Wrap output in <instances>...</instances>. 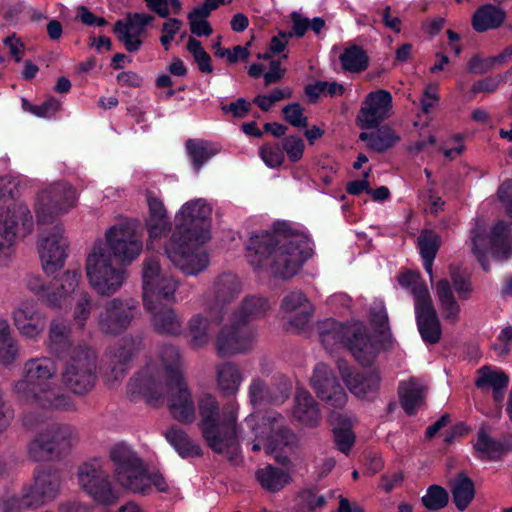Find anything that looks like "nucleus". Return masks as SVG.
Here are the masks:
<instances>
[{
	"label": "nucleus",
	"mask_w": 512,
	"mask_h": 512,
	"mask_svg": "<svg viewBox=\"0 0 512 512\" xmlns=\"http://www.w3.org/2000/svg\"><path fill=\"white\" fill-rule=\"evenodd\" d=\"M337 366L343 381L355 396L367 398L378 391L381 378L377 372L358 373L349 367L344 360H339Z\"/></svg>",
	"instance_id": "bb28decb"
},
{
	"label": "nucleus",
	"mask_w": 512,
	"mask_h": 512,
	"mask_svg": "<svg viewBox=\"0 0 512 512\" xmlns=\"http://www.w3.org/2000/svg\"><path fill=\"white\" fill-rule=\"evenodd\" d=\"M326 502L325 496L318 495L312 490H304L296 498V511L314 512L316 509L324 507Z\"/></svg>",
	"instance_id": "13d9d810"
},
{
	"label": "nucleus",
	"mask_w": 512,
	"mask_h": 512,
	"mask_svg": "<svg viewBox=\"0 0 512 512\" xmlns=\"http://www.w3.org/2000/svg\"><path fill=\"white\" fill-rule=\"evenodd\" d=\"M142 249L143 243L134 221H125L107 229L104 240L96 241L86 256L85 271L91 287L102 296L116 293L126 275L114 262L131 264Z\"/></svg>",
	"instance_id": "f257e3e1"
},
{
	"label": "nucleus",
	"mask_w": 512,
	"mask_h": 512,
	"mask_svg": "<svg viewBox=\"0 0 512 512\" xmlns=\"http://www.w3.org/2000/svg\"><path fill=\"white\" fill-rule=\"evenodd\" d=\"M146 199L148 205V217L145 221V225L150 239L148 247H150L154 239L161 238L170 230L171 222L164 203L160 198H158L153 192L149 191L146 194Z\"/></svg>",
	"instance_id": "c85d7f7f"
},
{
	"label": "nucleus",
	"mask_w": 512,
	"mask_h": 512,
	"mask_svg": "<svg viewBox=\"0 0 512 512\" xmlns=\"http://www.w3.org/2000/svg\"><path fill=\"white\" fill-rule=\"evenodd\" d=\"M341 67L346 72L359 73L368 67L366 52L357 45L346 47L339 56Z\"/></svg>",
	"instance_id": "603ef678"
},
{
	"label": "nucleus",
	"mask_w": 512,
	"mask_h": 512,
	"mask_svg": "<svg viewBox=\"0 0 512 512\" xmlns=\"http://www.w3.org/2000/svg\"><path fill=\"white\" fill-rule=\"evenodd\" d=\"M78 197L77 189L65 181L54 182L41 189L35 201L38 224H53L77 206Z\"/></svg>",
	"instance_id": "9d476101"
},
{
	"label": "nucleus",
	"mask_w": 512,
	"mask_h": 512,
	"mask_svg": "<svg viewBox=\"0 0 512 512\" xmlns=\"http://www.w3.org/2000/svg\"><path fill=\"white\" fill-rule=\"evenodd\" d=\"M199 429L207 445L215 453H225L237 446L240 427H237L238 406L229 404L220 412L215 396L203 394L198 399Z\"/></svg>",
	"instance_id": "423d86ee"
},
{
	"label": "nucleus",
	"mask_w": 512,
	"mask_h": 512,
	"mask_svg": "<svg viewBox=\"0 0 512 512\" xmlns=\"http://www.w3.org/2000/svg\"><path fill=\"white\" fill-rule=\"evenodd\" d=\"M80 487L94 501L103 505H113L117 502L119 494L113 489L108 473L99 459L83 463L77 472Z\"/></svg>",
	"instance_id": "4468645a"
},
{
	"label": "nucleus",
	"mask_w": 512,
	"mask_h": 512,
	"mask_svg": "<svg viewBox=\"0 0 512 512\" xmlns=\"http://www.w3.org/2000/svg\"><path fill=\"white\" fill-rule=\"evenodd\" d=\"M242 380V374L234 364L223 363L217 367V385L223 394H236Z\"/></svg>",
	"instance_id": "de8ad7c7"
},
{
	"label": "nucleus",
	"mask_w": 512,
	"mask_h": 512,
	"mask_svg": "<svg viewBox=\"0 0 512 512\" xmlns=\"http://www.w3.org/2000/svg\"><path fill=\"white\" fill-rule=\"evenodd\" d=\"M153 20L154 17L149 14L128 13L124 20L116 21L113 31L128 52H136L142 45L140 35Z\"/></svg>",
	"instance_id": "a878e982"
},
{
	"label": "nucleus",
	"mask_w": 512,
	"mask_h": 512,
	"mask_svg": "<svg viewBox=\"0 0 512 512\" xmlns=\"http://www.w3.org/2000/svg\"><path fill=\"white\" fill-rule=\"evenodd\" d=\"M509 232V226L503 221L498 222L492 228L489 237L485 235V231L480 225H476L471 230L472 252L485 271L490 269L486 256L488 250L498 260H507L512 256V238Z\"/></svg>",
	"instance_id": "9b49d317"
},
{
	"label": "nucleus",
	"mask_w": 512,
	"mask_h": 512,
	"mask_svg": "<svg viewBox=\"0 0 512 512\" xmlns=\"http://www.w3.org/2000/svg\"><path fill=\"white\" fill-rule=\"evenodd\" d=\"M293 417L307 427H316L320 423L321 413L313 396L304 389H299L294 398Z\"/></svg>",
	"instance_id": "2f4dec72"
},
{
	"label": "nucleus",
	"mask_w": 512,
	"mask_h": 512,
	"mask_svg": "<svg viewBox=\"0 0 512 512\" xmlns=\"http://www.w3.org/2000/svg\"><path fill=\"white\" fill-rule=\"evenodd\" d=\"M166 440L183 457H195L201 455V448L180 428L171 427L165 433Z\"/></svg>",
	"instance_id": "c03bdc74"
},
{
	"label": "nucleus",
	"mask_w": 512,
	"mask_h": 512,
	"mask_svg": "<svg viewBox=\"0 0 512 512\" xmlns=\"http://www.w3.org/2000/svg\"><path fill=\"white\" fill-rule=\"evenodd\" d=\"M436 296L443 319L452 324L458 322L461 307L447 279H441L436 283Z\"/></svg>",
	"instance_id": "58836bf2"
},
{
	"label": "nucleus",
	"mask_w": 512,
	"mask_h": 512,
	"mask_svg": "<svg viewBox=\"0 0 512 512\" xmlns=\"http://www.w3.org/2000/svg\"><path fill=\"white\" fill-rule=\"evenodd\" d=\"M151 486H154L159 492H165L168 489V485L161 474H150L143 467L134 483H130V491L145 494Z\"/></svg>",
	"instance_id": "864d4df0"
},
{
	"label": "nucleus",
	"mask_w": 512,
	"mask_h": 512,
	"mask_svg": "<svg viewBox=\"0 0 512 512\" xmlns=\"http://www.w3.org/2000/svg\"><path fill=\"white\" fill-rule=\"evenodd\" d=\"M449 496L447 491L438 485H431L426 494L422 497L423 505L429 510H439L448 503Z\"/></svg>",
	"instance_id": "680f3d73"
},
{
	"label": "nucleus",
	"mask_w": 512,
	"mask_h": 512,
	"mask_svg": "<svg viewBox=\"0 0 512 512\" xmlns=\"http://www.w3.org/2000/svg\"><path fill=\"white\" fill-rule=\"evenodd\" d=\"M256 479L261 487L269 492H277L290 483V475L279 468L268 465L256 471Z\"/></svg>",
	"instance_id": "49530a36"
},
{
	"label": "nucleus",
	"mask_w": 512,
	"mask_h": 512,
	"mask_svg": "<svg viewBox=\"0 0 512 512\" xmlns=\"http://www.w3.org/2000/svg\"><path fill=\"white\" fill-rule=\"evenodd\" d=\"M67 247L68 242L60 224H56L51 231L40 233L38 251L45 273L53 274L64 266Z\"/></svg>",
	"instance_id": "a211bd4d"
},
{
	"label": "nucleus",
	"mask_w": 512,
	"mask_h": 512,
	"mask_svg": "<svg viewBox=\"0 0 512 512\" xmlns=\"http://www.w3.org/2000/svg\"><path fill=\"white\" fill-rule=\"evenodd\" d=\"M21 347L13 336L8 319L0 317V365L10 367L20 358Z\"/></svg>",
	"instance_id": "c9c22d12"
},
{
	"label": "nucleus",
	"mask_w": 512,
	"mask_h": 512,
	"mask_svg": "<svg viewBox=\"0 0 512 512\" xmlns=\"http://www.w3.org/2000/svg\"><path fill=\"white\" fill-rule=\"evenodd\" d=\"M19 182L12 176H0V213L8 211L14 204H23L16 201Z\"/></svg>",
	"instance_id": "6e6d98bb"
},
{
	"label": "nucleus",
	"mask_w": 512,
	"mask_h": 512,
	"mask_svg": "<svg viewBox=\"0 0 512 512\" xmlns=\"http://www.w3.org/2000/svg\"><path fill=\"white\" fill-rule=\"evenodd\" d=\"M21 104L25 112L40 118H50L54 116L61 106L60 102L54 98H49L41 105H33L26 98H22Z\"/></svg>",
	"instance_id": "bf43d9fd"
},
{
	"label": "nucleus",
	"mask_w": 512,
	"mask_h": 512,
	"mask_svg": "<svg viewBox=\"0 0 512 512\" xmlns=\"http://www.w3.org/2000/svg\"><path fill=\"white\" fill-rule=\"evenodd\" d=\"M509 383V377L501 370L492 369L489 366L481 367L477 371L475 385L479 389H492L493 399L497 404L504 400L505 389Z\"/></svg>",
	"instance_id": "473e14b6"
},
{
	"label": "nucleus",
	"mask_w": 512,
	"mask_h": 512,
	"mask_svg": "<svg viewBox=\"0 0 512 512\" xmlns=\"http://www.w3.org/2000/svg\"><path fill=\"white\" fill-rule=\"evenodd\" d=\"M32 229L33 217L26 204H14L0 213V264L12 258L18 233L26 235Z\"/></svg>",
	"instance_id": "f8f14e48"
},
{
	"label": "nucleus",
	"mask_w": 512,
	"mask_h": 512,
	"mask_svg": "<svg viewBox=\"0 0 512 512\" xmlns=\"http://www.w3.org/2000/svg\"><path fill=\"white\" fill-rule=\"evenodd\" d=\"M328 420L333 426L334 441L337 448L344 454H348L355 442V435L351 430L349 419L338 411L329 414Z\"/></svg>",
	"instance_id": "79ce46f5"
},
{
	"label": "nucleus",
	"mask_w": 512,
	"mask_h": 512,
	"mask_svg": "<svg viewBox=\"0 0 512 512\" xmlns=\"http://www.w3.org/2000/svg\"><path fill=\"white\" fill-rule=\"evenodd\" d=\"M427 385L420 379L411 378L399 384V399L406 414L414 415L425 404Z\"/></svg>",
	"instance_id": "7c9ffc66"
},
{
	"label": "nucleus",
	"mask_w": 512,
	"mask_h": 512,
	"mask_svg": "<svg viewBox=\"0 0 512 512\" xmlns=\"http://www.w3.org/2000/svg\"><path fill=\"white\" fill-rule=\"evenodd\" d=\"M77 442L73 426L54 423L38 431L28 443V457L35 462L48 461L67 453Z\"/></svg>",
	"instance_id": "1a4fd4ad"
},
{
	"label": "nucleus",
	"mask_w": 512,
	"mask_h": 512,
	"mask_svg": "<svg viewBox=\"0 0 512 512\" xmlns=\"http://www.w3.org/2000/svg\"><path fill=\"white\" fill-rule=\"evenodd\" d=\"M92 310V298L87 291H80L73 310L75 324L83 329L90 318Z\"/></svg>",
	"instance_id": "4d7b16f0"
},
{
	"label": "nucleus",
	"mask_w": 512,
	"mask_h": 512,
	"mask_svg": "<svg viewBox=\"0 0 512 512\" xmlns=\"http://www.w3.org/2000/svg\"><path fill=\"white\" fill-rule=\"evenodd\" d=\"M97 361L96 351L88 344L72 347L61 371L63 385L76 395L90 392L97 381Z\"/></svg>",
	"instance_id": "6e6552de"
},
{
	"label": "nucleus",
	"mask_w": 512,
	"mask_h": 512,
	"mask_svg": "<svg viewBox=\"0 0 512 512\" xmlns=\"http://www.w3.org/2000/svg\"><path fill=\"white\" fill-rule=\"evenodd\" d=\"M506 19V12L499 6L484 4L472 16V27L482 33L499 28Z\"/></svg>",
	"instance_id": "4c0bfd02"
},
{
	"label": "nucleus",
	"mask_w": 512,
	"mask_h": 512,
	"mask_svg": "<svg viewBox=\"0 0 512 512\" xmlns=\"http://www.w3.org/2000/svg\"><path fill=\"white\" fill-rule=\"evenodd\" d=\"M281 309L284 313L292 315L290 323L297 328L305 326L314 312L312 303L301 291H292L285 295Z\"/></svg>",
	"instance_id": "c756f323"
},
{
	"label": "nucleus",
	"mask_w": 512,
	"mask_h": 512,
	"mask_svg": "<svg viewBox=\"0 0 512 512\" xmlns=\"http://www.w3.org/2000/svg\"><path fill=\"white\" fill-rule=\"evenodd\" d=\"M474 448L482 457L489 459L499 458L504 452V445L491 438L484 428L478 431Z\"/></svg>",
	"instance_id": "5fc2aeb1"
},
{
	"label": "nucleus",
	"mask_w": 512,
	"mask_h": 512,
	"mask_svg": "<svg viewBox=\"0 0 512 512\" xmlns=\"http://www.w3.org/2000/svg\"><path fill=\"white\" fill-rule=\"evenodd\" d=\"M160 360L162 367L149 364L130 381L131 390L143 395L150 404H157L167 395L173 418L184 424L192 423L196 418V408L182 375L178 348L164 346Z\"/></svg>",
	"instance_id": "f03ea898"
},
{
	"label": "nucleus",
	"mask_w": 512,
	"mask_h": 512,
	"mask_svg": "<svg viewBox=\"0 0 512 512\" xmlns=\"http://www.w3.org/2000/svg\"><path fill=\"white\" fill-rule=\"evenodd\" d=\"M136 305L133 300L114 298L103 304L97 316L99 330L106 335H119L131 324Z\"/></svg>",
	"instance_id": "dca6fc26"
},
{
	"label": "nucleus",
	"mask_w": 512,
	"mask_h": 512,
	"mask_svg": "<svg viewBox=\"0 0 512 512\" xmlns=\"http://www.w3.org/2000/svg\"><path fill=\"white\" fill-rule=\"evenodd\" d=\"M451 493L456 507L463 511L474 498V483L464 473H460L451 483Z\"/></svg>",
	"instance_id": "8fccbe9b"
},
{
	"label": "nucleus",
	"mask_w": 512,
	"mask_h": 512,
	"mask_svg": "<svg viewBox=\"0 0 512 512\" xmlns=\"http://www.w3.org/2000/svg\"><path fill=\"white\" fill-rule=\"evenodd\" d=\"M82 275L77 270H67L49 282L43 303L53 310H62L71 306L73 295L78 291Z\"/></svg>",
	"instance_id": "aec40b11"
},
{
	"label": "nucleus",
	"mask_w": 512,
	"mask_h": 512,
	"mask_svg": "<svg viewBox=\"0 0 512 512\" xmlns=\"http://www.w3.org/2000/svg\"><path fill=\"white\" fill-rule=\"evenodd\" d=\"M11 393L21 403L43 410H76L72 397L58 384V365L49 356L25 360L21 377L11 383Z\"/></svg>",
	"instance_id": "39448f33"
},
{
	"label": "nucleus",
	"mask_w": 512,
	"mask_h": 512,
	"mask_svg": "<svg viewBox=\"0 0 512 512\" xmlns=\"http://www.w3.org/2000/svg\"><path fill=\"white\" fill-rule=\"evenodd\" d=\"M18 503L21 506L22 510L38 509L47 503L46 498L42 495V493L37 489L35 483L33 485L25 486L22 491V495L18 497Z\"/></svg>",
	"instance_id": "052dcab7"
},
{
	"label": "nucleus",
	"mask_w": 512,
	"mask_h": 512,
	"mask_svg": "<svg viewBox=\"0 0 512 512\" xmlns=\"http://www.w3.org/2000/svg\"><path fill=\"white\" fill-rule=\"evenodd\" d=\"M269 309L267 299L256 295L246 296L232 318L247 326L249 322L264 317Z\"/></svg>",
	"instance_id": "a19ab883"
},
{
	"label": "nucleus",
	"mask_w": 512,
	"mask_h": 512,
	"mask_svg": "<svg viewBox=\"0 0 512 512\" xmlns=\"http://www.w3.org/2000/svg\"><path fill=\"white\" fill-rule=\"evenodd\" d=\"M347 332L349 337L345 347L361 365H370L377 355L378 348L366 327L363 324H354Z\"/></svg>",
	"instance_id": "cd10ccee"
},
{
	"label": "nucleus",
	"mask_w": 512,
	"mask_h": 512,
	"mask_svg": "<svg viewBox=\"0 0 512 512\" xmlns=\"http://www.w3.org/2000/svg\"><path fill=\"white\" fill-rule=\"evenodd\" d=\"M185 147L193 168L197 173L205 163L218 153V149L213 144L199 139L187 140Z\"/></svg>",
	"instance_id": "a18cd8bd"
},
{
	"label": "nucleus",
	"mask_w": 512,
	"mask_h": 512,
	"mask_svg": "<svg viewBox=\"0 0 512 512\" xmlns=\"http://www.w3.org/2000/svg\"><path fill=\"white\" fill-rule=\"evenodd\" d=\"M418 246L423 259L425 271L429 274L430 280H433V261L439 249V237L431 231H424L418 238Z\"/></svg>",
	"instance_id": "3c124183"
},
{
	"label": "nucleus",
	"mask_w": 512,
	"mask_h": 512,
	"mask_svg": "<svg viewBox=\"0 0 512 512\" xmlns=\"http://www.w3.org/2000/svg\"><path fill=\"white\" fill-rule=\"evenodd\" d=\"M33 478L37 489L46 498V501H54L61 489L59 471L51 467H37L34 470Z\"/></svg>",
	"instance_id": "ea45409f"
},
{
	"label": "nucleus",
	"mask_w": 512,
	"mask_h": 512,
	"mask_svg": "<svg viewBox=\"0 0 512 512\" xmlns=\"http://www.w3.org/2000/svg\"><path fill=\"white\" fill-rule=\"evenodd\" d=\"M255 339L252 329L231 318V324L224 326L216 339L217 351L221 356L246 352L252 348Z\"/></svg>",
	"instance_id": "412c9836"
},
{
	"label": "nucleus",
	"mask_w": 512,
	"mask_h": 512,
	"mask_svg": "<svg viewBox=\"0 0 512 512\" xmlns=\"http://www.w3.org/2000/svg\"><path fill=\"white\" fill-rule=\"evenodd\" d=\"M392 111V95L389 91L378 89L370 92L362 103L357 115V122L362 129H372L385 119Z\"/></svg>",
	"instance_id": "4be33fe9"
},
{
	"label": "nucleus",
	"mask_w": 512,
	"mask_h": 512,
	"mask_svg": "<svg viewBox=\"0 0 512 512\" xmlns=\"http://www.w3.org/2000/svg\"><path fill=\"white\" fill-rule=\"evenodd\" d=\"M246 258L255 270H270L275 276H294L311 256V240L302 233L286 230L252 234Z\"/></svg>",
	"instance_id": "20e7f679"
},
{
	"label": "nucleus",
	"mask_w": 512,
	"mask_h": 512,
	"mask_svg": "<svg viewBox=\"0 0 512 512\" xmlns=\"http://www.w3.org/2000/svg\"><path fill=\"white\" fill-rule=\"evenodd\" d=\"M146 310L151 314L152 325L158 333L177 336L182 332V320L173 308L153 304V308Z\"/></svg>",
	"instance_id": "72a5a7b5"
},
{
	"label": "nucleus",
	"mask_w": 512,
	"mask_h": 512,
	"mask_svg": "<svg viewBox=\"0 0 512 512\" xmlns=\"http://www.w3.org/2000/svg\"><path fill=\"white\" fill-rule=\"evenodd\" d=\"M417 295L419 299L415 305V314L418 330L424 342L436 344L441 338L442 330L431 296L423 289Z\"/></svg>",
	"instance_id": "b1692460"
},
{
	"label": "nucleus",
	"mask_w": 512,
	"mask_h": 512,
	"mask_svg": "<svg viewBox=\"0 0 512 512\" xmlns=\"http://www.w3.org/2000/svg\"><path fill=\"white\" fill-rule=\"evenodd\" d=\"M211 213V206L199 198L186 202L175 216V230L165 245V254L186 275L195 276L209 264L201 246L210 239Z\"/></svg>",
	"instance_id": "7ed1b4c3"
},
{
	"label": "nucleus",
	"mask_w": 512,
	"mask_h": 512,
	"mask_svg": "<svg viewBox=\"0 0 512 512\" xmlns=\"http://www.w3.org/2000/svg\"><path fill=\"white\" fill-rule=\"evenodd\" d=\"M259 154L264 163L270 168H277L284 162V152L278 143L263 145Z\"/></svg>",
	"instance_id": "338daca9"
},
{
	"label": "nucleus",
	"mask_w": 512,
	"mask_h": 512,
	"mask_svg": "<svg viewBox=\"0 0 512 512\" xmlns=\"http://www.w3.org/2000/svg\"><path fill=\"white\" fill-rule=\"evenodd\" d=\"M500 65L501 64L498 55L487 58L475 55L469 61L467 69L472 74H484Z\"/></svg>",
	"instance_id": "774afa93"
},
{
	"label": "nucleus",
	"mask_w": 512,
	"mask_h": 512,
	"mask_svg": "<svg viewBox=\"0 0 512 512\" xmlns=\"http://www.w3.org/2000/svg\"><path fill=\"white\" fill-rule=\"evenodd\" d=\"M149 10L159 17L168 18L169 15H179L182 11L180 0H144Z\"/></svg>",
	"instance_id": "e2e57ef3"
},
{
	"label": "nucleus",
	"mask_w": 512,
	"mask_h": 512,
	"mask_svg": "<svg viewBox=\"0 0 512 512\" xmlns=\"http://www.w3.org/2000/svg\"><path fill=\"white\" fill-rule=\"evenodd\" d=\"M240 437L251 442L253 452L262 448L267 455L286 448L292 449L297 444L296 435L285 425L280 414L253 412L240 426Z\"/></svg>",
	"instance_id": "0eeeda50"
},
{
	"label": "nucleus",
	"mask_w": 512,
	"mask_h": 512,
	"mask_svg": "<svg viewBox=\"0 0 512 512\" xmlns=\"http://www.w3.org/2000/svg\"><path fill=\"white\" fill-rule=\"evenodd\" d=\"M187 50L193 55L199 70L202 73H212L213 67L211 65V57L204 50L201 42L195 38H189L187 43Z\"/></svg>",
	"instance_id": "0e129e2a"
},
{
	"label": "nucleus",
	"mask_w": 512,
	"mask_h": 512,
	"mask_svg": "<svg viewBox=\"0 0 512 512\" xmlns=\"http://www.w3.org/2000/svg\"><path fill=\"white\" fill-rule=\"evenodd\" d=\"M209 316L203 314H195L188 321V337L189 344L193 348H201L210 340V325L213 322L220 323L222 320H215L212 314Z\"/></svg>",
	"instance_id": "37998d69"
},
{
	"label": "nucleus",
	"mask_w": 512,
	"mask_h": 512,
	"mask_svg": "<svg viewBox=\"0 0 512 512\" xmlns=\"http://www.w3.org/2000/svg\"><path fill=\"white\" fill-rule=\"evenodd\" d=\"M311 386L328 407L341 410L347 403V394L329 367L324 363L315 366Z\"/></svg>",
	"instance_id": "6ab92c4d"
},
{
	"label": "nucleus",
	"mask_w": 512,
	"mask_h": 512,
	"mask_svg": "<svg viewBox=\"0 0 512 512\" xmlns=\"http://www.w3.org/2000/svg\"><path fill=\"white\" fill-rule=\"evenodd\" d=\"M359 139L365 141L369 149L383 152L394 146L400 137L391 128L384 126L375 132H362Z\"/></svg>",
	"instance_id": "09e8293b"
},
{
	"label": "nucleus",
	"mask_w": 512,
	"mask_h": 512,
	"mask_svg": "<svg viewBox=\"0 0 512 512\" xmlns=\"http://www.w3.org/2000/svg\"><path fill=\"white\" fill-rule=\"evenodd\" d=\"M137 349L138 343L134 338L124 337L117 346L106 352L104 376L110 385L124 377L128 363Z\"/></svg>",
	"instance_id": "393cba45"
},
{
	"label": "nucleus",
	"mask_w": 512,
	"mask_h": 512,
	"mask_svg": "<svg viewBox=\"0 0 512 512\" xmlns=\"http://www.w3.org/2000/svg\"><path fill=\"white\" fill-rule=\"evenodd\" d=\"M242 290L241 282L232 273H223L213 282L204 299V308L215 320H222L225 307L233 302Z\"/></svg>",
	"instance_id": "f3484780"
},
{
	"label": "nucleus",
	"mask_w": 512,
	"mask_h": 512,
	"mask_svg": "<svg viewBox=\"0 0 512 512\" xmlns=\"http://www.w3.org/2000/svg\"><path fill=\"white\" fill-rule=\"evenodd\" d=\"M177 287L178 282L173 276L161 272L160 264L156 258L145 259L142 269L145 309L153 308V304H161V300L172 301Z\"/></svg>",
	"instance_id": "ddd939ff"
},
{
	"label": "nucleus",
	"mask_w": 512,
	"mask_h": 512,
	"mask_svg": "<svg viewBox=\"0 0 512 512\" xmlns=\"http://www.w3.org/2000/svg\"><path fill=\"white\" fill-rule=\"evenodd\" d=\"M10 317L19 335L28 341H38L47 326V314L33 298L18 301L13 306Z\"/></svg>",
	"instance_id": "2eb2a0df"
},
{
	"label": "nucleus",
	"mask_w": 512,
	"mask_h": 512,
	"mask_svg": "<svg viewBox=\"0 0 512 512\" xmlns=\"http://www.w3.org/2000/svg\"><path fill=\"white\" fill-rule=\"evenodd\" d=\"M351 325H344L333 319H326L318 322L317 331L319 339L327 350H334L344 345L348 339V328Z\"/></svg>",
	"instance_id": "e433bc0d"
},
{
	"label": "nucleus",
	"mask_w": 512,
	"mask_h": 512,
	"mask_svg": "<svg viewBox=\"0 0 512 512\" xmlns=\"http://www.w3.org/2000/svg\"><path fill=\"white\" fill-rule=\"evenodd\" d=\"M109 458L114 465L117 481L130 490V483H134L144 467L141 459L124 443L113 445L109 451Z\"/></svg>",
	"instance_id": "5701e85b"
},
{
	"label": "nucleus",
	"mask_w": 512,
	"mask_h": 512,
	"mask_svg": "<svg viewBox=\"0 0 512 512\" xmlns=\"http://www.w3.org/2000/svg\"><path fill=\"white\" fill-rule=\"evenodd\" d=\"M71 327L64 318H53L49 323L46 347L49 351L62 356L71 346Z\"/></svg>",
	"instance_id": "f704fd0d"
},
{
	"label": "nucleus",
	"mask_w": 512,
	"mask_h": 512,
	"mask_svg": "<svg viewBox=\"0 0 512 512\" xmlns=\"http://www.w3.org/2000/svg\"><path fill=\"white\" fill-rule=\"evenodd\" d=\"M249 398L252 405L274 402L270 389L259 378L253 379L249 386Z\"/></svg>",
	"instance_id": "69168bd1"
}]
</instances>
